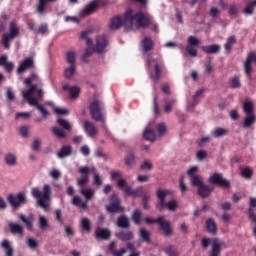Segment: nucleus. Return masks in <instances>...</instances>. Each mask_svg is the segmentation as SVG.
Listing matches in <instances>:
<instances>
[{
    "mask_svg": "<svg viewBox=\"0 0 256 256\" xmlns=\"http://www.w3.org/2000/svg\"><path fill=\"white\" fill-rule=\"evenodd\" d=\"M135 21L138 27L145 28L153 23V18L149 14H145L141 11L133 13L132 9H128L124 14V24L126 27H133Z\"/></svg>",
    "mask_w": 256,
    "mask_h": 256,
    "instance_id": "obj_1",
    "label": "nucleus"
},
{
    "mask_svg": "<svg viewBox=\"0 0 256 256\" xmlns=\"http://www.w3.org/2000/svg\"><path fill=\"white\" fill-rule=\"evenodd\" d=\"M31 195L37 200L39 207L44 211H49V202L51 201V186L49 184L44 185L42 192L39 188H32Z\"/></svg>",
    "mask_w": 256,
    "mask_h": 256,
    "instance_id": "obj_2",
    "label": "nucleus"
},
{
    "mask_svg": "<svg viewBox=\"0 0 256 256\" xmlns=\"http://www.w3.org/2000/svg\"><path fill=\"white\" fill-rule=\"evenodd\" d=\"M148 67H153V71L150 73V79L157 83L159 79H161V75H163V69H165V64L161 58H152L147 59L146 61Z\"/></svg>",
    "mask_w": 256,
    "mask_h": 256,
    "instance_id": "obj_3",
    "label": "nucleus"
},
{
    "mask_svg": "<svg viewBox=\"0 0 256 256\" xmlns=\"http://www.w3.org/2000/svg\"><path fill=\"white\" fill-rule=\"evenodd\" d=\"M91 118L94 121H99L100 123H105V106L103 102L99 100H94L89 106Z\"/></svg>",
    "mask_w": 256,
    "mask_h": 256,
    "instance_id": "obj_4",
    "label": "nucleus"
},
{
    "mask_svg": "<svg viewBox=\"0 0 256 256\" xmlns=\"http://www.w3.org/2000/svg\"><path fill=\"white\" fill-rule=\"evenodd\" d=\"M145 222L147 223V225H153V223L159 225L160 229L163 231L166 237H169L173 234L171 222L169 220H165V217L163 216H160L157 219L146 217Z\"/></svg>",
    "mask_w": 256,
    "mask_h": 256,
    "instance_id": "obj_5",
    "label": "nucleus"
},
{
    "mask_svg": "<svg viewBox=\"0 0 256 256\" xmlns=\"http://www.w3.org/2000/svg\"><path fill=\"white\" fill-rule=\"evenodd\" d=\"M117 186L123 190V193L126 195V197L137 199V197L143 196V186H139L136 189H133V187L127 186V180L125 179H120L117 182Z\"/></svg>",
    "mask_w": 256,
    "mask_h": 256,
    "instance_id": "obj_6",
    "label": "nucleus"
},
{
    "mask_svg": "<svg viewBox=\"0 0 256 256\" xmlns=\"http://www.w3.org/2000/svg\"><path fill=\"white\" fill-rule=\"evenodd\" d=\"M19 37V27L15 21H11L9 25V33H4L2 35V43L5 49H10L11 41Z\"/></svg>",
    "mask_w": 256,
    "mask_h": 256,
    "instance_id": "obj_7",
    "label": "nucleus"
},
{
    "mask_svg": "<svg viewBox=\"0 0 256 256\" xmlns=\"http://www.w3.org/2000/svg\"><path fill=\"white\" fill-rule=\"evenodd\" d=\"M7 201L13 209H19L23 205H27V196L23 192H19L17 195L10 194L7 197Z\"/></svg>",
    "mask_w": 256,
    "mask_h": 256,
    "instance_id": "obj_8",
    "label": "nucleus"
},
{
    "mask_svg": "<svg viewBox=\"0 0 256 256\" xmlns=\"http://www.w3.org/2000/svg\"><path fill=\"white\" fill-rule=\"evenodd\" d=\"M110 201V204L106 206L107 213L115 215V213H123L125 211V207L121 206V200L116 194L111 195Z\"/></svg>",
    "mask_w": 256,
    "mask_h": 256,
    "instance_id": "obj_9",
    "label": "nucleus"
},
{
    "mask_svg": "<svg viewBox=\"0 0 256 256\" xmlns=\"http://www.w3.org/2000/svg\"><path fill=\"white\" fill-rule=\"evenodd\" d=\"M95 172V167L89 168L87 166H81L78 169V173L82 174L81 178L77 180L78 187L84 189V187L89 183V172Z\"/></svg>",
    "mask_w": 256,
    "mask_h": 256,
    "instance_id": "obj_10",
    "label": "nucleus"
},
{
    "mask_svg": "<svg viewBox=\"0 0 256 256\" xmlns=\"http://www.w3.org/2000/svg\"><path fill=\"white\" fill-rule=\"evenodd\" d=\"M209 183H211V185H218V187H224V189H229V187H231L229 180L223 178V174L219 173L210 176Z\"/></svg>",
    "mask_w": 256,
    "mask_h": 256,
    "instance_id": "obj_11",
    "label": "nucleus"
},
{
    "mask_svg": "<svg viewBox=\"0 0 256 256\" xmlns=\"http://www.w3.org/2000/svg\"><path fill=\"white\" fill-rule=\"evenodd\" d=\"M187 42L186 51L188 55H190V57H197V49H195V47H198L201 41L195 36H189Z\"/></svg>",
    "mask_w": 256,
    "mask_h": 256,
    "instance_id": "obj_12",
    "label": "nucleus"
},
{
    "mask_svg": "<svg viewBox=\"0 0 256 256\" xmlns=\"http://www.w3.org/2000/svg\"><path fill=\"white\" fill-rule=\"evenodd\" d=\"M251 63L256 64V52H250L246 57V61L244 62V73L249 79H251V75L253 73Z\"/></svg>",
    "mask_w": 256,
    "mask_h": 256,
    "instance_id": "obj_13",
    "label": "nucleus"
},
{
    "mask_svg": "<svg viewBox=\"0 0 256 256\" xmlns=\"http://www.w3.org/2000/svg\"><path fill=\"white\" fill-rule=\"evenodd\" d=\"M108 45H109V40H107V36L96 37V44L94 46L95 53H104Z\"/></svg>",
    "mask_w": 256,
    "mask_h": 256,
    "instance_id": "obj_14",
    "label": "nucleus"
},
{
    "mask_svg": "<svg viewBox=\"0 0 256 256\" xmlns=\"http://www.w3.org/2000/svg\"><path fill=\"white\" fill-rule=\"evenodd\" d=\"M33 67H35V60H33L31 57H27L22 62H20L17 68V73L18 75H21L25 73V71H28V69H33Z\"/></svg>",
    "mask_w": 256,
    "mask_h": 256,
    "instance_id": "obj_15",
    "label": "nucleus"
},
{
    "mask_svg": "<svg viewBox=\"0 0 256 256\" xmlns=\"http://www.w3.org/2000/svg\"><path fill=\"white\" fill-rule=\"evenodd\" d=\"M59 0H38V3L36 5V12L38 15H46L47 14V5L49 3H57Z\"/></svg>",
    "mask_w": 256,
    "mask_h": 256,
    "instance_id": "obj_16",
    "label": "nucleus"
},
{
    "mask_svg": "<svg viewBox=\"0 0 256 256\" xmlns=\"http://www.w3.org/2000/svg\"><path fill=\"white\" fill-rule=\"evenodd\" d=\"M97 7H99V4L96 1H91L80 11V17H89L92 13H95Z\"/></svg>",
    "mask_w": 256,
    "mask_h": 256,
    "instance_id": "obj_17",
    "label": "nucleus"
},
{
    "mask_svg": "<svg viewBox=\"0 0 256 256\" xmlns=\"http://www.w3.org/2000/svg\"><path fill=\"white\" fill-rule=\"evenodd\" d=\"M18 219L26 225V229H28V231L33 230V221H35V216L33 214H29L28 216L18 214Z\"/></svg>",
    "mask_w": 256,
    "mask_h": 256,
    "instance_id": "obj_18",
    "label": "nucleus"
},
{
    "mask_svg": "<svg viewBox=\"0 0 256 256\" xmlns=\"http://www.w3.org/2000/svg\"><path fill=\"white\" fill-rule=\"evenodd\" d=\"M83 128L88 137H95V135H97L98 133L95 124H93L89 120L84 121Z\"/></svg>",
    "mask_w": 256,
    "mask_h": 256,
    "instance_id": "obj_19",
    "label": "nucleus"
},
{
    "mask_svg": "<svg viewBox=\"0 0 256 256\" xmlns=\"http://www.w3.org/2000/svg\"><path fill=\"white\" fill-rule=\"evenodd\" d=\"M62 89L64 91H68L70 95V99H77L79 94L81 93V88L78 86H69V84H63Z\"/></svg>",
    "mask_w": 256,
    "mask_h": 256,
    "instance_id": "obj_20",
    "label": "nucleus"
},
{
    "mask_svg": "<svg viewBox=\"0 0 256 256\" xmlns=\"http://www.w3.org/2000/svg\"><path fill=\"white\" fill-rule=\"evenodd\" d=\"M249 209H248V219L251 221V223H256V214H255V208H256V198L251 197L249 199Z\"/></svg>",
    "mask_w": 256,
    "mask_h": 256,
    "instance_id": "obj_21",
    "label": "nucleus"
},
{
    "mask_svg": "<svg viewBox=\"0 0 256 256\" xmlns=\"http://www.w3.org/2000/svg\"><path fill=\"white\" fill-rule=\"evenodd\" d=\"M96 239H102V241H107L111 239V230L107 228H98L95 231Z\"/></svg>",
    "mask_w": 256,
    "mask_h": 256,
    "instance_id": "obj_22",
    "label": "nucleus"
},
{
    "mask_svg": "<svg viewBox=\"0 0 256 256\" xmlns=\"http://www.w3.org/2000/svg\"><path fill=\"white\" fill-rule=\"evenodd\" d=\"M215 188L209 186V185H205L202 184L198 190H197V194L202 198V199H207V197H209V195H211V193H213V190Z\"/></svg>",
    "mask_w": 256,
    "mask_h": 256,
    "instance_id": "obj_23",
    "label": "nucleus"
},
{
    "mask_svg": "<svg viewBox=\"0 0 256 256\" xmlns=\"http://www.w3.org/2000/svg\"><path fill=\"white\" fill-rule=\"evenodd\" d=\"M141 46L144 53H149V51H153L155 43L151 37H145L141 42Z\"/></svg>",
    "mask_w": 256,
    "mask_h": 256,
    "instance_id": "obj_24",
    "label": "nucleus"
},
{
    "mask_svg": "<svg viewBox=\"0 0 256 256\" xmlns=\"http://www.w3.org/2000/svg\"><path fill=\"white\" fill-rule=\"evenodd\" d=\"M8 226L12 235L23 236V233H25V228L21 224L11 222Z\"/></svg>",
    "mask_w": 256,
    "mask_h": 256,
    "instance_id": "obj_25",
    "label": "nucleus"
},
{
    "mask_svg": "<svg viewBox=\"0 0 256 256\" xmlns=\"http://www.w3.org/2000/svg\"><path fill=\"white\" fill-rule=\"evenodd\" d=\"M73 154V147L71 145H63L60 151L57 153L59 159H65V157H70Z\"/></svg>",
    "mask_w": 256,
    "mask_h": 256,
    "instance_id": "obj_26",
    "label": "nucleus"
},
{
    "mask_svg": "<svg viewBox=\"0 0 256 256\" xmlns=\"http://www.w3.org/2000/svg\"><path fill=\"white\" fill-rule=\"evenodd\" d=\"M116 225L120 229H129L131 227V223L129 222V218L126 215H121L116 220Z\"/></svg>",
    "mask_w": 256,
    "mask_h": 256,
    "instance_id": "obj_27",
    "label": "nucleus"
},
{
    "mask_svg": "<svg viewBox=\"0 0 256 256\" xmlns=\"http://www.w3.org/2000/svg\"><path fill=\"white\" fill-rule=\"evenodd\" d=\"M201 50L207 55L216 54L219 53V51H221V46L219 44H212L208 46H202Z\"/></svg>",
    "mask_w": 256,
    "mask_h": 256,
    "instance_id": "obj_28",
    "label": "nucleus"
},
{
    "mask_svg": "<svg viewBox=\"0 0 256 256\" xmlns=\"http://www.w3.org/2000/svg\"><path fill=\"white\" fill-rule=\"evenodd\" d=\"M221 255V242L218 239H214L212 242V248L209 256H220Z\"/></svg>",
    "mask_w": 256,
    "mask_h": 256,
    "instance_id": "obj_29",
    "label": "nucleus"
},
{
    "mask_svg": "<svg viewBox=\"0 0 256 256\" xmlns=\"http://www.w3.org/2000/svg\"><path fill=\"white\" fill-rule=\"evenodd\" d=\"M123 27V20L120 16H115L110 21V29L111 31H117V29H121Z\"/></svg>",
    "mask_w": 256,
    "mask_h": 256,
    "instance_id": "obj_30",
    "label": "nucleus"
},
{
    "mask_svg": "<svg viewBox=\"0 0 256 256\" xmlns=\"http://www.w3.org/2000/svg\"><path fill=\"white\" fill-rule=\"evenodd\" d=\"M256 122V116L255 114H250L246 116L242 122L243 129H249L252 125H255Z\"/></svg>",
    "mask_w": 256,
    "mask_h": 256,
    "instance_id": "obj_31",
    "label": "nucleus"
},
{
    "mask_svg": "<svg viewBox=\"0 0 256 256\" xmlns=\"http://www.w3.org/2000/svg\"><path fill=\"white\" fill-rule=\"evenodd\" d=\"M206 229L208 233H212V235H217V223H215V219L209 218L206 220Z\"/></svg>",
    "mask_w": 256,
    "mask_h": 256,
    "instance_id": "obj_32",
    "label": "nucleus"
},
{
    "mask_svg": "<svg viewBox=\"0 0 256 256\" xmlns=\"http://www.w3.org/2000/svg\"><path fill=\"white\" fill-rule=\"evenodd\" d=\"M169 190H161L159 189L157 191V197L159 199V207L160 209L165 208V197H167V195H169Z\"/></svg>",
    "mask_w": 256,
    "mask_h": 256,
    "instance_id": "obj_33",
    "label": "nucleus"
},
{
    "mask_svg": "<svg viewBox=\"0 0 256 256\" xmlns=\"http://www.w3.org/2000/svg\"><path fill=\"white\" fill-rule=\"evenodd\" d=\"M32 83H38V85H41V79H39V74L36 72H31L30 76L24 80L25 85H31Z\"/></svg>",
    "mask_w": 256,
    "mask_h": 256,
    "instance_id": "obj_34",
    "label": "nucleus"
},
{
    "mask_svg": "<svg viewBox=\"0 0 256 256\" xmlns=\"http://www.w3.org/2000/svg\"><path fill=\"white\" fill-rule=\"evenodd\" d=\"M117 237L120 241L127 242V241H132L135 235L131 231H122L117 234Z\"/></svg>",
    "mask_w": 256,
    "mask_h": 256,
    "instance_id": "obj_35",
    "label": "nucleus"
},
{
    "mask_svg": "<svg viewBox=\"0 0 256 256\" xmlns=\"http://www.w3.org/2000/svg\"><path fill=\"white\" fill-rule=\"evenodd\" d=\"M11 19V16L6 13H2L0 15V33H3L5 31V27H7V21Z\"/></svg>",
    "mask_w": 256,
    "mask_h": 256,
    "instance_id": "obj_36",
    "label": "nucleus"
},
{
    "mask_svg": "<svg viewBox=\"0 0 256 256\" xmlns=\"http://www.w3.org/2000/svg\"><path fill=\"white\" fill-rule=\"evenodd\" d=\"M1 247L5 250L6 256H13V247H11V243L9 240L5 239L1 243Z\"/></svg>",
    "mask_w": 256,
    "mask_h": 256,
    "instance_id": "obj_37",
    "label": "nucleus"
},
{
    "mask_svg": "<svg viewBox=\"0 0 256 256\" xmlns=\"http://www.w3.org/2000/svg\"><path fill=\"white\" fill-rule=\"evenodd\" d=\"M227 133H229V130L218 127L212 131L211 135L212 137L219 138V137H225Z\"/></svg>",
    "mask_w": 256,
    "mask_h": 256,
    "instance_id": "obj_38",
    "label": "nucleus"
},
{
    "mask_svg": "<svg viewBox=\"0 0 256 256\" xmlns=\"http://www.w3.org/2000/svg\"><path fill=\"white\" fill-rule=\"evenodd\" d=\"M80 193L85 197L86 201H90L92 197H95V191L91 188H82Z\"/></svg>",
    "mask_w": 256,
    "mask_h": 256,
    "instance_id": "obj_39",
    "label": "nucleus"
},
{
    "mask_svg": "<svg viewBox=\"0 0 256 256\" xmlns=\"http://www.w3.org/2000/svg\"><path fill=\"white\" fill-rule=\"evenodd\" d=\"M5 163H6V165H9L10 167H14V165H17V156H15L12 153L6 154Z\"/></svg>",
    "mask_w": 256,
    "mask_h": 256,
    "instance_id": "obj_40",
    "label": "nucleus"
},
{
    "mask_svg": "<svg viewBox=\"0 0 256 256\" xmlns=\"http://www.w3.org/2000/svg\"><path fill=\"white\" fill-rule=\"evenodd\" d=\"M38 225L41 231H45L49 227V220L45 216H39Z\"/></svg>",
    "mask_w": 256,
    "mask_h": 256,
    "instance_id": "obj_41",
    "label": "nucleus"
},
{
    "mask_svg": "<svg viewBox=\"0 0 256 256\" xmlns=\"http://www.w3.org/2000/svg\"><path fill=\"white\" fill-rule=\"evenodd\" d=\"M77 71V65H70L68 68L64 70V77L66 79H71L75 75Z\"/></svg>",
    "mask_w": 256,
    "mask_h": 256,
    "instance_id": "obj_42",
    "label": "nucleus"
},
{
    "mask_svg": "<svg viewBox=\"0 0 256 256\" xmlns=\"http://www.w3.org/2000/svg\"><path fill=\"white\" fill-rule=\"evenodd\" d=\"M66 61L69 65H77V56L75 51H69L66 53Z\"/></svg>",
    "mask_w": 256,
    "mask_h": 256,
    "instance_id": "obj_43",
    "label": "nucleus"
},
{
    "mask_svg": "<svg viewBox=\"0 0 256 256\" xmlns=\"http://www.w3.org/2000/svg\"><path fill=\"white\" fill-rule=\"evenodd\" d=\"M72 204L75 205V207H80L81 209H87V202H83V200H81V197L79 196L73 197Z\"/></svg>",
    "mask_w": 256,
    "mask_h": 256,
    "instance_id": "obj_44",
    "label": "nucleus"
},
{
    "mask_svg": "<svg viewBox=\"0 0 256 256\" xmlns=\"http://www.w3.org/2000/svg\"><path fill=\"white\" fill-rule=\"evenodd\" d=\"M139 235L141 237V239L145 242V243H149L151 241V233H149V231H147V229L145 228H141L139 230Z\"/></svg>",
    "mask_w": 256,
    "mask_h": 256,
    "instance_id": "obj_45",
    "label": "nucleus"
},
{
    "mask_svg": "<svg viewBox=\"0 0 256 256\" xmlns=\"http://www.w3.org/2000/svg\"><path fill=\"white\" fill-rule=\"evenodd\" d=\"M235 43H237V38L235 37V35L230 36V37L227 39V41H226V43H225V45H224V49H225L226 51H231V49H233V45H235Z\"/></svg>",
    "mask_w": 256,
    "mask_h": 256,
    "instance_id": "obj_46",
    "label": "nucleus"
},
{
    "mask_svg": "<svg viewBox=\"0 0 256 256\" xmlns=\"http://www.w3.org/2000/svg\"><path fill=\"white\" fill-rule=\"evenodd\" d=\"M141 217H142L141 210L136 209L133 211L132 221H133V223H135V225H141Z\"/></svg>",
    "mask_w": 256,
    "mask_h": 256,
    "instance_id": "obj_47",
    "label": "nucleus"
},
{
    "mask_svg": "<svg viewBox=\"0 0 256 256\" xmlns=\"http://www.w3.org/2000/svg\"><path fill=\"white\" fill-rule=\"evenodd\" d=\"M190 179H191V184L193 187H198V189H199L202 185H204L203 178H201V176H199V175L192 176V178H190Z\"/></svg>",
    "mask_w": 256,
    "mask_h": 256,
    "instance_id": "obj_48",
    "label": "nucleus"
},
{
    "mask_svg": "<svg viewBox=\"0 0 256 256\" xmlns=\"http://www.w3.org/2000/svg\"><path fill=\"white\" fill-rule=\"evenodd\" d=\"M52 133L56 137H58V139H65V137H67V133L65 132V130H62L61 128H58V127H53Z\"/></svg>",
    "mask_w": 256,
    "mask_h": 256,
    "instance_id": "obj_49",
    "label": "nucleus"
},
{
    "mask_svg": "<svg viewBox=\"0 0 256 256\" xmlns=\"http://www.w3.org/2000/svg\"><path fill=\"white\" fill-rule=\"evenodd\" d=\"M164 253L168 256H179V252H177V248L173 245H169L164 248Z\"/></svg>",
    "mask_w": 256,
    "mask_h": 256,
    "instance_id": "obj_50",
    "label": "nucleus"
},
{
    "mask_svg": "<svg viewBox=\"0 0 256 256\" xmlns=\"http://www.w3.org/2000/svg\"><path fill=\"white\" fill-rule=\"evenodd\" d=\"M57 123L60 127H62V129H64V131H71V129H72L71 124L69 123V121H67L63 118H59L57 120Z\"/></svg>",
    "mask_w": 256,
    "mask_h": 256,
    "instance_id": "obj_51",
    "label": "nucleus"
},
{
    "mask_svg": "<svg viewBox=\"0 0 256 256\" xmlns=\"http://www.w3.org/2000/svg\"><path fill=\"white\" fill-rule=\"evenodd\" d=\"M143 137L146 141H151L153 143V141H155V131L146 129L143 133Z\"/></svg>",
    "mask_w": 256,
    "mask_h": 256,
    "instance_id": "obj_52",
    "label": "nucleus"
},
{
    "mask_svg": "<svg viewBox=\"0 0 256 256\" xmlns=\"http://www.w3.org/2000/svg\"><path fill=\"white\" fill-rule=\"evenodd\" d=\"M81 227H82L83 231H86V233H90L91 232V221H89L88 218H82Z\"/></svg>",
    "mask_w": 256,
    "mask_h": 256,
    "instance_id": "obj_53",
    "label": "nucleus"
},
{
    "mask_svg": "<svg viewBox=\"0 0 256 256\" xmlns=\"http://www.w3.org/2000/svg\"><path fill=\"white\" fill-rule=\"evenodd\" d=\"M255 7H256V0H254L253 2H250L248 5H246V7L244 9L245 15H253Z\"/></svg>",
    "mask_w": 256,
    "mask_h": 256,
    "instance_id": "obj_54",
    "label": "nucleus"
},
{
    "mask_svg": "<svg viewBox=\"0 0 256 256\" xmlns=\"http://www.w3.org/2000/svg\"><path fill=\"white\" fill-rule=\"evenodd\" d=\"M90 173H93L94 175L93 185H96V187H101V185H103V180L101 179V176H99L95 169L94 172L90 171Z\"/></svg>",
    "mask_w": 256,
    "mask_h": 256,
    "instance_id": "obj_55",
    "label": "nucleus"
},
{
    "mask_svg": "<svg viewBox=\"0 0 256 256\" xmlns=\"http://www.w3.org/2000/svg\"><path fill=\"white\" fill-rule=\"evenodd\" d=\"M241 175L242 177H244V179H251V177H253V169H251L250 167H245L241 171Z\"/></svg>",
    "mask_w": 256,
    "mask_h": 256,
    "instance_id": "obj_56",
    "label": "nucleus"
},
{
    "mask_svg": "<svg viewBox=\"0 0 256 256\" xmlns=\"http://www.w3.org/2000/svg\"><path fill=\"white\" fill-rule=\"evenodd\" d=\"M65 236L68 237V239H73L75 237V230H73V227L66 225L64 226Z\"/></svg>",
    "mask_w": 256,
    "mask_h": 256,
    "instance_id": "obj_57",
    "label": "nucleus"
},
{
    "mask_svg": "<svg viewBox=\"0 0 256 256\" xmlns=\"http://www.w3.org/2000/svg\"><path fill=\"white\" fill-rule=\"evenodd\" d=\"M243 109L246 114L254 115L253 114V102H244Z\"/></svg>",
    "mask_w": 256,
    "mask_h": 256,
    "instance_id": "obj_58",
    "label": "nucleus"
},
{
    "mask_svg": "<svg viewBox=\"0 0 256 256\" xmlns=\"http://www.w3.org/2000/svg\"><path fill=\"white\" fill-rule=\"evenodd\" d=\"M241 87V80H239V77L234 76L231 78V88L232 89H239Z\"/></svg>",
    "mask_w": 256,
    "mask_h": 256,
    "instance_id": "obj_59",
    "label": "nucleus"
},
{
    "mask_svg": "<svg viewBox=\"0 0 256 256\" xmlns=\"http://www.w3.org/2000/svg\"><path fill=\"white\" fill-rule=\"evenodd\" d=\"M164 207H166L168 211H175L177 209V201L171 200L166 204L164 202Z\"/></svg>",
    "mask_w": 256,
    "mask_h": 256,
    "instance_id": "obj_60",
    "label": "nucleus"
},
{
    "mask_svg": "<svg viewBox=\"0 0 256 256\" xmlns=\"http://www.w3.org/2000/svg\"><path fill=\"white\" fill-rule=\"evenodd\" d=\"M205 71L208 75L213 73V65L211 64V58H208L204 64Z\"/></svg>",
    "mask_w": 256,
    "mask_h": 256,
    "instance_id": "obj_61",
    "label": "nucleus"
},
{
    "mask_svg": "<svg viewBox=\"0 0 256 256\" xmlns=\"http://www.w3.org/2000/svg\"><path fill=\"white\" fill-rule=\"evenodd\" d=\"M26 243L30 249H37L39 247V242L34 238H28Z\"/></svg>",
    "mask_w": 256,
    "mask_h": 256,
    "instance_id": "obj_62",
    "label": "nucleus"
},
{
    "mask_svg": "<svg viewBox=\"0 0 256 256\" xmlns=\"http://www.w3.org/2000/svg\"><path fill=\"white\" fill-rule=\"evenodd\" d=\"M47 31H49V25H47V23H42L40 24L37 33L38 35H45Z\"/></svg>",
    "mask_w": 256,
    "mask_h": 256,
    "instance_id": "obj_63",
    "label": "nucleus"
},
{
    "mask_svg": "<svg viewBox=\"0 0 256 256\" xmlns=\"http://www.w3.org/2000/svg\"><path fill=\"white\" fill-rule=\"evenodd\" d=\"M135 163V155L133 153H130L125 158V164L128 165V167H131Z\"/></svg>",
    "mask_w": 256,
    "mask_h": 256,
    "instance_id": "obj_64",
    "label": "nucleus"
}]
</instances>
